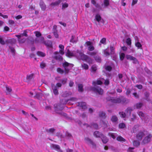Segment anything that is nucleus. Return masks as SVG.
Returning a JSON list of instances; mask_svg holds the SVG:
<instances>
[{
    "instance_id": "nucleus-61",
    "label": "nucleus",
    "mask_w": 152,
    "mask_h": 152,
    "mask_svg": "<svg viewBox=\"0 0 152 152\" xmlns=\"http://www.w3.org/2000/svg\"><path fill=\"white\" fill-rule=\"evenodd\" d=\"M40 66L42 69L44 68L46 66L45 63L43 62H42L40 64Z\"/></svg>"
},
{
    "instance_id": "nucleus-39",
    "label": "nucleus",
    "mask_w": 152,
    "mask_h": 152,
    "mask_svg": "<svg viewBox=\"0 0 152 152\" xmlns=\"http://www.w3.org/2000/svg\"><path fill=\"white\" fill-rule=\"evenodd\" d=\"M61 1L60 0H58L52 3L50 5L52 6H55L58 5L60 3Z\"/></svg>"
},
{
    "instance_id": "nucleus-24",
    "label": "nucleus",
    "mask_w": 152,
    "mask_h": 152,
    "mask_svg": "<svg viewBox=\"0 0 152 152\" xmlns=\"http://www.w3.org/2000/svg\"><path fill=\"white\" fill-rule=\"evenodd\" d=\"M137 114L140 117L143 118L145 120L147 118H148V116H145L144 114L141 111L138 112Z\"/></svg>"
},
{
    "instance_id": "nucleus-1",
    "label": "nucleus",
    "mask_w": 152,
    "mask_h": 152,
    "mask_svg": "<svg viewBox=\"0 0 152 152\" xmlns=\"http://www.w3.org/2000/svg\"><path fill=\"white\" fill-rule=\"evenodd\" d=\"M106 99L107 101H110L113 104H123L127 103L129 102L128 99L122 96H121L118 98L108 97L106 98Z\"/></svg>"
},
{
    "instance_id": "nucleus-54",
    "label": "nucleus",
    "mask_w": 152,
    "mask_h": 152,
    "mask_svg": "<svg viewBox=\"0 0 152 152\" xmlns=\"http://www.w3.org/2000/svg\"><path fill=\"white\" fill-rule=\"evenodd\" d=\"M57 70L58 72L61 74H63L64 72V71L63 69L60 68H58L57 69Z\"/></svg>"
},
{
    "instance_id": "nucleus-10",
    "label": "nucleus",
    "mask_w": 152,
    "mask_h": 152,
    "mask_svg": "<svg viewBox=\"0 0 152 152\" xmlns=\"http://www.w3.org/2000/svg\"><path fill=\"white\" fill-rule=\"evenodd\" d=\"M145 135V134L143 132L140 131L138 132L136 134V137L138 140H141Z\"/></svg>"
},
{
    "instance_id": "nucleus-37",
    "label": "nucleus",
    "mask_w": 152,
    "mask_h": 152,
    "mask_svg": "<svg viewBox=\"0 0 152 152\" xmlns=\"http://www.w3.org/2000/svg\"><path fill=\"white\" fill-rule=\"evenodd\" d=\"M34 74H31L29 75H27L26 77V79L28 80H30L34 78Z\"/></svg>"
},
{
    "instance_id": "nucleus-9",
    "label": "nucleus",
    "mask_w": 152,
    "mask_h": 152,
    "mask_svg": "<svg viewBox=\"0 0 152 152\" xmlns=\"http://www.w3.org/2000/svg\"><path fill=\"white\" fill-rule=\"evenodd\" d=\"M126 57L128 60L133 61V63L134 64H137L138 62V61L136 58L130 55H127L126 56Z\"/></svg>"
},
{
    "instance_id": "nucleus-21",
    "label": "nucleus",
    "mask_w": 152,
    "mask_h": 152,
    "mask_svg": "<svg viewBox=\"0 0 152 152\" xmlns=\"http://www.w3.org/2000/svg\"><path fill=\"white\" fill-rule=\"evenodd\" d=\"M103 143L104 144L106 143L108 141V139L104 135L100 137Z\"/></svg>"
},
{
    "instance_id": "nucleus-28",
    "label": "nucleus",
    "mask_w": 152,
    "mask_h": 152,
    "mask_svg": "<svg viewBox=\"0 0 152 152\" xmlns=\"http://www.w3.org/2000/svg\"><path fill=\"white\" fill-rule=\"evenodd\" d=\"M42 95H43L42 93H37L36 94L34 97L39 99H40L42 97Z\"/></svg>"
},
{
    "instance_id": "nucleus-5",
    "label": "nucleus",
    "mask_w": 152,
    "mask_h": 152,
    "mask_svg": "<svg viewBox=\"0 0 152 152\" xmlns=\"http://www.w3.org/2000/svg\"><path fill=\"white\" fill-rule=\"evenodd\" d=\"M91 89L96 94L102 95L103 92V90L100 87L97 86H95L91 88Z\"/></svg>"
},
{
    "instance_id": "nucleus-17",
    "label": "nucleus",
    "mask_w": 152,
    "mask_h": 152,
    "mask_svg": "<svg viewBox=\"0 0 152 152\" xmlns=\"http://www.w3.org/2000/svg\"><path fill=\"white\" fill-rule=\"evenodd\" d=\"M53 92L55 95H57L58 94V91L57 89V86L54 84L52 85Z\"/></svg>"
},
{
    "instance_id": "nucleus-58",
    "label": "nucleus",
    "mask_w": 152,
    "mask_h": 152,
    "mask_svg": "<svg viewBox=\"0 0 152 152\" xmlns=\"http://www.w3.org/2000/svg\"><path fill=\"white\" fill-rule=\"evenodd\" d=\"M126 43L128 45H130L131 44V40L130 38H128L126 40Z\"/></svg>"
},
{
    "instance_id": "nucleus-32",
    "label": "nucleus",
    "mask_w": 152,
    "mask_h": 152,
    "mask_svg": "<svg viewBox=\"0 0 152 152\" xmlns=\"http://www.w3.org/2000/svg\"><path fill=\"white\" fill-rule=\"evenodd\" d=\"M118 120V118L115 115H113L111 117V121L113 123L116 122Z\"/></svg>"
},
{
    "instance_id": "nucleus-27",
    "label": "nucleus",
    "mask_w": 152,
    "mask_h": 152,
    "mask_svg": "<svg viewBox=\"0 0 152 152\" xmlns=\"http://www.w3.org/2000/svg\"><path fill=\"white\" fill-rule=\"evenodd\" d=\"M110 54L111 55L114 54L115 53V48L114 47L113 45H110Z\"/></svg>"
},
{
    "instance_id": "nucleus-45",
    "label": "nucleus",
    "mask_w": 152,
    "mask_h": 152,
    "mask_svg": "<svg viewBox=\"0 0 152 152\" xmlns=\"http://www.w3.org/2000/svg\"><path fill=\"white\" fill-rule=\"evenodd\" d=\"M109 0H104V4L105 7H107L109 5Z\"/></svg>"
},
{
    "instance_id": "nucleus-41",
    "label": "nucleus",
    "mask_w": 152,
    "mask_h": 152,
    "mask_svg": "<svg viewBox=\"0 0 152 152\" xmlns=\"http://www.w3.org/2000/svg\"><path fill=\"white\" fill-rule=\"evenodd\" d=\"M95 60L98 62H100L101 61V59L100 56H97L94 57Z\"/></svg>"
},
{
    "instance_id": "nucleus-60",
    "label": "nucleus",
    "mask_w": 152,
    "mask_h": 152,
    "mask_svg": "<svg viewBox=\"0 0 152 152\" xmlns=\"http://www.w3.org/2000/svg\"><path fill=\"white\" fill-rule=\"evenodd\" d=\"M112 68L110 66H105V69L106 70L109 71H110L112 69Z\"/></svg>"
},
{
    "instance_id": "nucleus-40",
    "label": "nucleus",
    "mask_w": 152,
    "mask_h": 152,
    "mask_svg": "<svg viewBox=\"0 0 152 152\" xmlns=\"http://www.w3.org/2000/svg\"><path fill=\"white\" fill-rule=\"evenodd\" d=\"M37 54L39 56L42 57H44L45 56V54L44 53L41 51H38Z\"/></svg>"
},
{
    "instance_id": "nucleus-22",
    "label": "nucleus",
    "mask_w": 152,
    "mask_h": 152,
    "mask_svg": "<svg viewBox=\"0 0 152 152\" xmlns=\"http://www.w3.org/2000/svg\"><path fill=\"white\" fill-rule=\"evenodd\" d=\"M133 110V109L131 107H128L126 110V113L127 115L130 116L131 112Z\"/></svg>"
},
{
    "instance_id": "nucleus-63",
    "label": "nucleus",
    "mask_w": 152,
    "mask_h": 152,
    "mask_svg": "<svg viewBox=\"0 0 152 152\" xmlns=\"http://www.w3.org/2000/svg\"><path fill=\"white\" fill-rule=\"evenodd\" d=\"M66 136L68 138H70L72 137V135L67 132H66Z\"/></svg>"
},
{
    "instance_id": "nucleus-55",
    "label": "nucleus",
    "mask_w": 152,
    "mask_h": 152,
    "mask_svg": "<svg viewBox=\"0 0 152 152\" xmlns=\"http://www.w3.org/2000/svg\"><path fill=\"white\" fill-rule=\"evenodd\" d=\"M68 6V4L66 3H63L62 5V9H65L66 8H67Z\"/></svg>"
},
{
    "instance_id": "nucleus-2",
    "label": "nucleus",
    "mask_w": 152,
    "mask_h": 152,
    "mask_svg": "<svg viewBox=\"0 0 152 152\" xmlns=\"http://www.w3.org/2000/svg\"><path fill=\"white\" fill-rule=\"evenodd\" d=\"M81 52L78 50H77L76 51H70L69 49L67 50L66 53V55L68 57L75 56L78 59H79L81 55Z\"/></svg>"
},
{
    "instance_id": "nucleus-7",
    "label": "nucleus",
    "mask_w": 152,
    "mask_h": 152,
    "mask_svg": "<svg viewBox=\"0 0 152 152\" xmlns=\"http://www.w3.org/2000/svg\"><path fill=\"white\" fill-rule=\"evenodd\" d=\"M59 105H57L56 107H55V110L56 112L59 114L62 115L64 116H66V114L62 111V110L63 109V107H60Z\"/></svg>"
},
{
    "instance_id": "nucleus-6",
    "label": "nucleus",
    "mask_w": 152,
    "mask_h": 152,
    "mask_svg": "<svg viewBox=\"0 0 152 152\" xmlns=\"http://www.w3.org/2000/svg\"><path fill=\"white\" fill-rule=\"evenodd\" d=\"M84 45L86 47H88V49L89 51H92L94 50V47L93 45L92 42L88 41L86 42Z\"/></svg>"
},
{
    "instance_id": "nucleus-19",
    "label": "nucleus",
    "mask_w": 152,
    "mask_h": 152,
    "mask_svg": "<svg viewBox=\"0 0 152 152\" xmlns=\"http://www.w3.org/2000/svg\"><path fill=\"white\" fill-rule=\"evenodd\" d=\"M103 135L102 133L98 131H96L94 133V136L96 137L100 138Z\"/></svg>"
},
{
    "instance_id": "nucleus-8",
    "label": "nucleus",
    "mask_w": 152,
    "mask_h": 152,
    "mask_svg": "<svg viewBox=\"0 0 152 152\" xmlns=\"http://www.w3.org/2000/svg\"><path fill=\"white\" fill-rule=\"evenodd\" d=\"M84 141L88 145H91L93 148L96 147V145L93 141L88 137H86L84 138Z\"/></svg>"
},
{
    "instance_id": "nucleus-11",
    "label": "nucleus",
    "mask_w": 152,
    "mask_h": 152,
    "mask_svg": "<svg viewBox=\"0 0 152 152\" xmlns=\"http://www.w3.org/2000/svg\"><path fill=\"white\" fill-rule=\"evenodd\" d=\"M50 146L51 148L55 150L58 152H63L62 151L61 149L60 146L58 145L52 144Z\"/></svg>"
},
{
    "instance_id": "nucleus-56",
    "label": "nucleus",
    "mask_w": 152,
    "mask_h": 152,
    "mask_svg": "<svg viewBox=\"0 0 152 152\" xmlns=\"http://www.w3.org/2000/svg\"><path fill=\"white\" fill-rule=\"evenodd\" d=\"M125 54L123 53H121L120 55V59L122 61L124 58Z\"/></svg>"
},
{
    "instance_id": "nucleus-51",
    "label": "nucleus",
    "mask_w": 152,
    "mask_h": 152,
    "mask_svg": "<svg viewBox=\"0 0 152 152\" xmlns=\"http://www.w3.org/2000/svg\"><path fill=\"white\" fill-rule=\"evenodd\" d=\"M55 131V129L53 128H51L50 129H49L46 130V131L47 132L51 133H53Z\"/></svg>"
},
{
    "instance_id": "nucleus-49",
    "label": "nucleus",
    "mask_w": 152,
    "mask_h": 152,
    "mask_svg": "<svg viewBox=\"0 0 152 152\" xmlns=\"http://www.w3.org/2000/svg\"><path fill=\"white\" fill-rule=\"evenodd\" d=\"M81 66L82 67L85 69H88V66L87 64H82Z\"/></svg>"
},
{
    "instance_id": "nucleus-34",
    "label": "nucleus",
    "mask_w": 152,
    "mask_h": 152,
    "mask_svg": "<svg viewBox=\"0 0 152 152\" xmlns=\"http://www.w3.org/2000/svg\"><path fill=\"white\" fill-rule=\"evenodd\" d=\"M97 53V51H94L93 52L88 51L87 54L91 56H94L96 55Z\"/></svg>"
},
{
    "instance_id": "nucleus-57",
    "label": "nucleus",
    "mask_w": 152,
    "mask_h": 152,
    "mask_svg": "<svg viewBox=\"0 0 152 152\" xmlns=\"http://www.w3.org/2000/svg\"><path fill=\"white\" fill-rule=\"evenodd\" d=\"M125 127V125L123 123H120L119 125V128L120 129H123Z\"/></svg>"
},
{
    "instance_id": "nucleus-42",
    "label": "nucleus",
    "mask_w": 152,
    "mask_h": 152,
    "mask_svg": "<svg viewBox=\"0 0 152 152\" xmlns=\"http://www.w3.org/2000/svg\"><path fill=\"white\" fill-rule=\"evenodd\" d=\"M145 99L148 101H150V99L149 98V94L147 92H146L145 94Z\"/></svg>"
},
{
    "instance_id": "nucleus-26",
    "label": "nucleus",
    "mask_w": 152,
    "mask_h": 152,
    "mask_svg": "<svg viewBox=\"0 0 152 152\" xmlns=\"http://www.w3.org/2000/svg\"><path fill=\"white\" fill-rule=\"evenodd\" d=\"M72 94V93L70 91H65L62 94V96L63 97H66Z\"/></svg>"
},
{
    "instance_id": "nucleus-30",
    "label": "nucleus",
    "mask_w": 152,
    "mask_h": 152,
    "mask_svg": "<svg viewBox=\"0 0 152 152\" xmlns=\"http://www.w3.org/2000/svg\"><path fill=\"white\" fill-rule=\"evenodd\" d=\"M109 50L108 48L103 50V53L106 56H109L110 54Z\"/></svg>"
},
{
    "instance_id": "nucleus-38",
    "label": "nucleus",
    "mask_w": 152,
    "mask_h": 152,
    "mask_svg": "<svg viewBox=\"0 0 152 152\" xmlns=\"http://www.w3.org/2000/svg\"><path fill=\"white\" fill-rule=\"evenodd\" d=\"M116 139L118 141L120 142H125L126 141L125 139L121 136H118L117 137Z\"/></svg>"
},
{
    "instance_id": "nucleus-53",
    "label": "nucleus",
    "mask_w": 152,
    "mask_h": 152,
    "mask_svg": "<svg viewBox=\"0 0 152 152\" xmlns=\"http://www.w3.org/2000/svg\"><path fill=\"white\" fill-rule=\"evenodd\" d=\"M106 39L105 38H102L100 41V42L101 43L105 45L106 44Z\"/></svg>"
},
{
    "instance_id": "nucleus-15",
    "label": "nucleus",
    "mask_w": 152,
    "mask_h": 152,
    "mask_svg": "<svg viewBox=\"0 0 152 152\" xmlns=\"http://www.w3.org/2000/svg\"><path fill=\"white\" fill-rule=\"evenodd\" d=\"M77 106H79L84 110L86 108V104L84 102H79L77 104Z\"/></svg>"
},
{
    "instance_id": "nucleus-33",
    "label": "nucleus",
    "mask_w": 152,
    "mask_h": 152,
    "mask_svg": "<svg viewBox=\"0 0 152 152\" xmlns=\"http://www.w3.org/2000/svg\"><path fill=\"white\" fill-rule=\"evenodd\" d=\"M142 103L141 102H139L136 103L134 105V107L135 108L137 109H140L142 107Z\"/></svg>"
},
{
    "instance_id": "nucleus-25",
    "label": "nucleus",
    "mask_w": 152,
    "mask_h": 152,
    "mask_svg": "<svg viewBox=\"0 0 152 152\" xmlns=\"http://www.w3.org/2000/svg\"><path fill=\"white\" fill-rule=\"evenodd\" d=\"M99 115L100 117L103 118H105L106 117L105 113L103 111H100Z\"/></svg>"
},
{
    "instance_id": "nucleus-64",
    "label": "nucleus",
    "mask_w": 152,
    "mask_h": 152,
    "mask_svg": "<svg viewBox=\"0 0 152 152\" xmlns=\"http://www.w3.org/2000/svg\"><path fill=\"white\" fill-rule=\"evenodd\" d=\"M133 95L136 99H138L139 98V95L137 93L134 92L133 93Z\"/></svg>"
},
{
    "instance_id": "nucleus-31",
    "label": "nucleus",
    "mask_w": 152,
    "mask_h": 152,
    "mask_svg": "<svg viewBox=\"0 0 152 152\" xmlns=\"http://www.w3.org/2000/svg\"><path fill=\"white\" fill-rule=\"evenodd\" d=\"M26 39L25 38H18V40L20 44H23L26 41Z\"/></svg>"
},
{
    "instance_id": "nucleus-52",
    "label": "nucleus",
    "mask_w": 152,
    "mask_h": 152,
    "mask_svg": "<svg viewBox=\"0 0 152 152\" xmlns=\"http://www.w3.org/2000/svg\"><path fill=\"white\" fill-rule=\"evenodd\" d=\"M35 35L37 38H38L39 37H41V33L39 31H36L34 32Z\"/></svg>"
},
{
    "instance_id": "nucleus-36",
    "label": "nucleus",
    "mask_w": 152,
    "mask_h": 152,
    "mask_svg": "<svg viewBox=\"0 0 152 152\" xmlns=\"http://www.w3.org/2000/svg\"><path fill=\"white\" fill-rule=\"evenodd\" d=\"M83 85L82 84H78V91H79L80 92H82L83 91Z\"/></svg>"
},
{
    "instance_id": "nucleus-3",
    "label": "nucleus",
    "mask_w": 152,
    "mask_h": 152,
    "mask_svg": "<svg viewBox=\"0 0 152 152\" xmlns=\"http://www.w3.org/2000/svg\"><path fill=\"white\" fill-rule=\"evenodd\" d=\"M79 59H81L83 61H85L89 64H91L93 63V60L88 56L84 54L81 52Z\"/></svg>"
},
{
    "instance_id": "nucleus-35",
    "label": "nucleus",
    "mask_w": 152,
    "mask_h": 152,
    "mask_svg": "<svg viewBox=\"0 0 152 152\" xmlns=\"http://www.w3.org/2000/svg\"><path fill=\"white\" fill-rule=\"evenodd\" d=\"M59 48L61 49V50H59L60 53L61 55H63L64 54V46L62 45H59Z\"/></svg>"
},
{
    "instance_id": "nucleus-50",
    "label": "nucleus",
    "mask_w": 152,
    "mask_h": 152,
    "mask_svg": "<svg viewBox=\"0 0 152 152\" xmlns=\"http://www.w3.org/2000/svg\"><path fill=\"white\" fill-rule=\"evenodd\" d=\"M119 114L120 115L121 117L122 118H125L126 116L125 113L123 112H119Z\"/></svg>"
},
{
    "instance_id": "nucleus-16",
    "label": "nucleus",
    "mask_w": 152,
    "mask_h": 152,
    "mask_svg": "<svg viewBox=\"0 0 152 152\" xmlns=\"http://www.w3.org/2000/svg\"><path fill=\"white\" fill-rule=\"evenodd\" d=\"M44 39L43 37H41L39 38H36L35 39V42L36 43H44Z\"/></svg>"
},
{
    "instance_id": "nucleus-4",
    "label": "nucleus",
    "mask_w": 152,
    "mask_h": 152,
    "mask_svg": "<svg viewBox=\"0 0 152 152\" xmlns=\"http://www.w3.org/2000/svg\"><path fill=\"white\" fill-rule=\"evenodd\" d=\"M62 66L64 69L65 73L67 74L73 67V65L65 61L63 63Z\"/></svg>"
},
{
    "instance_id": "nucleus-44",
    "label": "nucleus",
    "mask_w": 152,
    "mask_h": 152,
    "mask_svg": "<svg viewBox=\"0 0 152 152\" xmlns=\"http://www.w3.org/2000/svg\"><path fill=\"white\" fill-rule=\"evenodd\" d=\"M133 145L134 146L137 147L140 145V142L137 140H134L133 142Z\"/></svg>"
},
{
    "instance_id": "nucleus-12",
    "label": "nucleus",
    "mask_w": 152,
    "mask_h": 152,
    "mask_svg": "<svg viewBox=\"0 0 152 152\" xmlns=\"http://www.w3.org/2000/svg\"><path fill=\"white\" fill-rule=\"evenodd\" d=\"M77 99L76 98L72 97L70 99H63L61 100L60 102L61 104H66L69 100H71L72 101H76Z\"/></svg>"
},
{
    "instance_id": "nucleus-62",
    "label": "nucleus",
    "mask_w": 152,
    "mask_h": 152,
    "mask_svg": "<svg viewBox=\"0 0 152 152\" xmlns=\"http://www.w3.org/2000/svg\"><path fill=\"white\" fill-rule=\"evenodd\" d=\"M109 135L113 139H115V134L113 133H109Z\"/></svg>"
},
{
    "instance_id": "nucleus-46",
    "label": "nucleus",
    "mask_w": 152,
    "mask_h": 152,
    "mask_svg": "<svg viewBox=\"0 0 152 152\" xmlns=\"http://www.w3.org/2000/svg\"><path fill=\"white\" fill-rule=\"evenodd\" d=\"M91 127L94 128L96 129H97L98 128V126L97 124L93 123L91 124Z\"/></svg>"
},
{
    "instance_id": "nucleus-14",
    "label": "nucleus",
    "mask_w": 152,
    "mask_h": 152,
    "mask_svg": "<svg viewBox=\"0 0 152 152\" xmlns=\"http://www.w3.org/2000/svg\"><path fill=\"white\" fill-rule=\"evenodd\" d=\"M54 54L56 55V56H54V58L56 60L60 61L62 60V57L58 54V52H54Z\"/></svg>"
},
{
    "instance_id": "nucleus-59",
    "label": "nucleus",
    "mask_w": 152,
    "mask_h": 152,
    "mask_svg": "<svg viewBox=\"0 0 152 152\" xmlns=\"http://www.w3.org/2000/svg\"><path fill=\"white\" fill-rule=\"evenodd\" d=\"M9 48L11 53L13 54V55H14L15 52V50L14 48L11 46H9Z\"/></svg>"
},
{
    "instance_id": "nucleus-23",
    "label": "nucleus",
    "mask_w": 152,
    "mask_h": 152,
    "mask_svg": "<svg viewBox=\"0 0 152 152\" xmlns=\"http://www.w3.org/2000/svg\"><path fill=\"white\" fill-rule=\"evenodd\" d=\"M95 19L99 23L100 21L103 23V20L102 19L101 16L98 14H97L95 16Z\"/></svg>"
},
{
    "instance_id": "nucleus-20",
    "label": "nucleus",
    "mask_w": 152,
    "mask_h": 152,
    "mask_svg": "<svg viewBox=\"0 0 152 152\" xmlns=\"http://www.w3.org/2000/svg\"><path fill=\"white\" fill-rule=\"evenodd\" d=\"M39 5L42 10H45L46 9V6L44 2L41 1L39 3Z\"/></svg>"
},
{
    "instance_id": "nucleus-43",
    "label": "nucleus",
    "mask_w": 152,
    "mask_h": 152,
    "mask_svg": "<svg viewBox=\"0 0 152 152\" xmlns=\"http://www.w3.org/2000/svg\"><path fill=\"white\" fill-rule=\"evenodd\" d=\"M97 67L96 65H94L92 66L91 68V71L95 72L97 70Z\"/></svg>"
},
{
    "instance_id": "nucleus-48",
    "label": "nucleus",
    "mask_w": 152,
    "mask_h": 152,
    "mask_svg": "<svg viewBox=\"0 0 152 152\" xmlns=\"http://www.w3.org/2000/svg\"><path fill=\"white\" fill-rule=\"evenodd\" d=\"M102 83V82L100 80H98L96 81L93 82V85H95L96 84L98 85H101Z\"/></svg>"
},
{
    "instance_id": "nucleus-13",
    "label": "nucleus",
    "mask_w": 152,
    "mask_h": 152,
    "mask_svg": "<svg viewBox=\"0 0 152 152\" xmlns=\"http://www.w3.org/2000/svg\"><path fill=\"white\" fill-rule=\"evenodd\" d=\"M135 45L138 49H142V46L140 43L139 42V40L137 37H135Z\"/></svg>"
},
{
    "instance_id": "nucleus-29",
    "label": "nucleus",
    "mask_w": 152,
    "mask_h": 152,
    "mask_svg": "<svg viewBox=\"0 0 152 152\" xmlns=\"http://www.w3.org/2000/svg\"><path fill=\"white\" fill-rule=\"evenodd\" d=\"M151 139L147 136L145 137L142 142V143L144 144L150 141Z\"/></svg>"
},
{
    "instance_id": "nucleus-18",
    "label": "nucleus",
    "mask_w": 152,
    "mask_h": 152,
    "mask_svg": "<svg viewBox=\"0 0 152 152\" xmlns=\"http://www.w3.org/2000/svg\"><path fill=\"white\" fill-rule=\"evenodd\" d=\"M44 43L48 48H52V42L51 41L48 40L45 41Z\"/></svg>"
},
{
    "instance_id": "nucleus-47",
    "label": "nucleus",
    "mask_w": 152,
    "mask_h": 152,
    "mask_svg": "<svg viewBox=\"0 0 152 152\" xmlns=\"http://www.w3.org/2000/svg\"><path fill=\"white\" fill-rule=\"evenodd\" d=\"M54 35L56 38H58V35L57 32V30L55 28L53 31V32Z\"/></svg>"
}]
</instances>
